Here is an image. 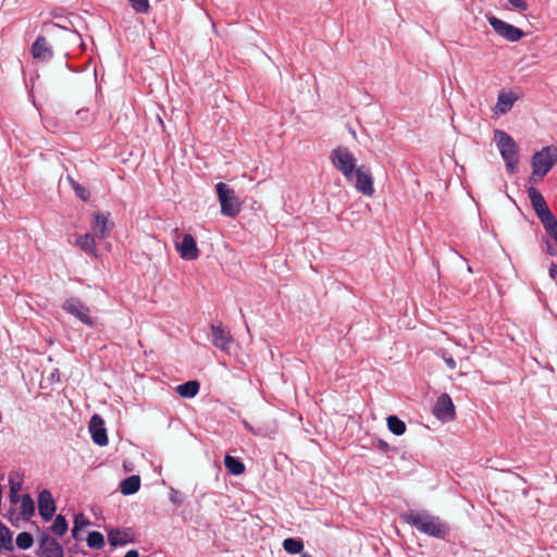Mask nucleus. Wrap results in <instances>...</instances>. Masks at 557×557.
I'll list each match as a JSON object with an SVG mask.
<instances>
[{"label":"nucleus","instance_id":"f257e3e1","mask_svg":"<svg viewBox=\"0 0 557 557\" xmlns=\"http://www.w3.org/2000/svg\"><path fill=\"white\" fill-rule=\"evenodd\" d=\"M400 518L407 524L416 528L421 533L444 540L449 534V527L440 517L426 511L409 510L401 513Z\"/></svg>","mask_w":557,"mask_h":557},{"label":"nucleus","instance_id":"f03ea898","mask_svg":"<svg viewBox=\"0 0 557 557\" xmlns=\"http://www.w3.org/2000/svg\"><path fill=\"white\" fill-rule=\"evenodd\" d=\"M494 137L507 172L515 174L518 171L519 163V148L516 141L509 134L502 129H495Z\"/></svg>","mask_w":557,"mask_h":557},{"label":"nucleus","instance_id":"7ed1b4c3","mask_svg":"<svg viewBox=\"0 0 557 557\" xmlns=\"http://www.w3.org/2000/svg\"><path fill=\"white\" fill-rule=\"evenodd\" d=\"M330 160L333 166L339 171L347 182H352L355 171L358 169L357 160L352 152L343 146H338L331 151Z\"/></svg>","mask_w":557,"mask_h":557},{"label":"nucleus","instance_id":"20e7f679","mask_svg":"<svg viewBox=\"0 0 557 557\" xmlns=\"http://www.w3.org/2000/svg\"><path fill=\"white\" fill-rule=\"evenodd\" d=\"M557 163V146L549 145L543 147L532 156V176L543 178L550 169Z\"/></svg>","mask_w":557,"mask_h":557},{"label":"nucleus","instance_id":"39448f33","mask_svg":"<svg viewBox=\"0 0 557 557\" xmlns=\"http://www.w3.org/2000/svg\"><path fill=\"white\" fill-rule=\"evenodd\" d=\"M215 190L221 205V213L228 218H235L242 210V203L235 190L223 182L215 185Z\"/></svg>","mask_w":557,"mask_h":557},{"label":"nucleus","instance_id":"423d86ee","mask_svg":"<svg viewBox=\"0 0 557 557\" xmlns=\"http://www.w3.org/2000/svg\"><path fill=\"white\" fill-rule=\"evenodd\" d=\"M62 309L75 317L83 324L94 327L96 325L95 320L90 315V309L87 307L78 297H70L62 304Z\"/></svg>","mask_w":557,"mask_h":557},{"label":"nucleus","instance_id":"0eeeda50","mask_svg":"<svg viewBox=\"0 0 557 557\" xmlns=\"http://www.w3.org/2000/svg\"><path fill=\"white\" fill-rule=\"evenodd\" d=\"M487 20L495 33L510 42L519 41L524 36L522 29L508 24L496 16L492 15Z\"/></svg>","mask_w":557,"mask_h":557},{"label":"nucleus","instance_id":"6e6552de","mask_svg":"<svg viewBox=\"0 0 557 557\" xmlns=\"http://www.w3.org/2000/svg\"><path fill=\"white\" fill-rule=\"evenodd\" d=\"M355 188L364 196L371 197L374 194V180L369 166L361 164L355 171Z\"/></svg>","mask_w":557,"mask_h":557},{"label":"nucleus","instance_id":"1a4fd4ad","mask_svg":"<svg viewBox=\"0 0 557 557\" xmlns=\"http://www.w3.org/2000/svg\"><path fill=\"white\" fill-rule=\"evenodd\" d=\"M433 414L442 422L455 420V406L451 397L447 393H443L437 397L433 407Z\"/></svg>","mask_w":557,"mask_h":557},{"label":"nucleus","instance_id":"9d476101","mask_svg":"<svg viewBox=\"0 0 557 557\" xmlns=\"http://www.w3.org/2000/svg\"><path fill=\"white\" fill-rule=\"evenodd\" d=\"M38 544V557H64L62 545L48 533H41Z\"/></svg>","mask_w":557,"mask_h":557},{"label":"nucleus","instance_id":"9b49d317","mask_svg":"<svg viewBox=\"0 0 557 557\" xmlns=\"http://www.w3.org/2000/svg\"><path fill=\"white\" fill-rule=\"evenodd\" d=\"M211 342L214 347L222 351H230L234 342L233 336L226 331L221 322L211 325Z\"/></svg>","mask_w":557,"mask_h":557},{"label":"nucleus","instance_id":"f8f14e48","mask_svg":"<svg viewBox=\"0 0 557 557\" xmlns=\"http://www.w3.org/2000/svg\"><path fill=\"white\" fill-rule=\"evenodd\" d=\"M180 256L184 260H196L199 257V249L196 239L191 234H184L181 242L175 243Z\"/></svg>","mask_w":557,"mask_h":557},{"label":"nucleus","instance_id":"ddd939ff","mask_svg":"<svg viewBox=\"0 0 557 557\" xmlns=\"http://www.w3.org/2000/svg\"><path fill=\"white\" fill-rule=\"evenodd\" d=\"M30 53L35 60L40 62H49L52 60L54 52L52 46L45 36H38L30 48Z\"/></svg>","mask_w":557,"mask_h":557},{"label":"nucleus","instance_id":"4468645a","mask_svg":"<svg viewBox=\"0 0 557 557\" xmlns=\"http://www.w3.org/2000/svg\"><path fill=\"white\" fill-rule=\"evenodd\" d=\"M89 432L92 442L99 446L108 444V434L104 428V421L99 414H94L89 421Z\"/></svg>","mask_w":557,"mask_h":557},{"label":"nucleus","instance_id":"2eb2a0df","mask_svg":"<svg viewBox=\"0 0 557 557\" xmlns=\"http://www.w3.org/2000/svg\"><path fill=\"white\" fill-rule=\"evenodd\" d=\"M38 511L45 521L52 519L55 512V503L48 490H42L38 495Z\"/></svg>","mask_w":557,"mask_h":557},{"label":"nucleus","instance_id":"dca6fc26","mask_svg":"<svg viewBox=\"0 0 557 557\" xmlns=\"http://www.w3.org/2000/svg\"><path fill=\"white\" fill-rule=\"evenodd\" d=\"M110 213L97 212L94 214L92 231L95 236L106 238L109 236L114 224L109 220Z\"/></svg>","mask_w":557,"mask_h":557},{"label":"nucleus","instance_id":"f3484780","mask_svg":"<svg viewBox=\"0 0 557 557\" xmlns=\"http://www.w3.org/2000/svg\"><path fill=\"white\" fill-rule=\"evenodd\" d=\"M527 193L536 215H540L541 213H544L545 211L549 210V207L547 206L545 198L535 187H529L527 189Z\"/></svg>","mask_w":557,"mask_h":557},{"label":"nucleus","instance_id":"a211bd4d","mask_svg":"<svg viewBox=\"0 0 557 557\" xmlns=\"http://www.w3.org/2000/svg\"><path fill=\"white\" fill-rule=\"evenodd\" d=\"M517 99L518 97L513 92L500 91L497 97L496 112L499 114H506L511 110Z\"/></svg>","mask_w":557,"mask_h":557},{"label":"nucleus","instance_id":"6ab92c4d","mask_svg":"<svg viewBox=\"0 0 557 557\" xmlns=\"http://www.w3.org/2000/svg\"><path fill=\"white\" fill-rule=\"evenodd\" d=\"M108 542L111 546L116 547L126 545L128 542H132V539L127 531L112 529L108 532Z\"/></svg>","mask_w":557,"mask_h":557},{"label":"nucleus","instance_id":"aec40b11","mask_svg":"<svg viewBox=\"0 0 557 557\" xmlns=\"http://www.w3.org/2000/svg\"><path fill=\"white\" fill-rule=\"evenodd\" d=\"M140 488L139 475H131L120 483V491L123 495H133Z\"/></svg>","mask_w":557,"mask_h":557},{"label":"nucleus","instance_id":"412c9836","mask_svg":"<svg viewBox=\"0 0 557 557\" xmlns=\"http://www.w3.org/2000/svg\"><path fill=\"white\" fill-rule=\"evenodd\" d=\"M200 388L198 381L190 380L183 384L177 385L176 392L183 398H194Z\"/></svg>","mask_w":557,"mask_h":557},{"label":"nucleus","instance_id":"4be33fe9","mask_svg":"<svg viewBox=\"0 0 557 557\" xmlns=\"http://www.w3.org/2000/svg\"><path fill=\"white\" fill-rule=\"evenodd\" d=\"M20 506V516L23 520L28 521L35 513V504L29 494L22 495Z\"/></svg>","mask_w":557,"mask_h":557},{"label":"nucleus","instance_id":"5701e85b","mask_svg":"<svg viewBox=\"0 0 557 557\" xmlns=\"http://www.w3.org/2000/svg\"><path fill=\"white\" fill-rule=\"evenodd\" d=\"M224 466L231 474L240 475L245 472L244 462L236 457L226 455L224 458Z\"/></svg>","mask_w":557,"mask_h":557},{"label":"nucleus","instance_id":"b1692460","mask_svg":"<svg viewBox=\"0 0 557 557\" xmlns=\"http://www.w3.org/2000/svg\"><path fill=\"white\" fill-rule=\"evenodd\" d=\"M76 246L79 247L83 251L87 253L95 255L96 251V243L92 235L86 233L76 238Z\"/></svg>","mask_w":557,"mask_h":557},{"label":"nucleus","instance_id":"393cba45","mask_svg":"<svg viewBox=\"0 0 557 557\" xmlns=\"http://www.w3.org/2000/svg\"><path fill=\"white\" fill-rule=\"evenodd\" d=\"M2 549L13 552L14 544L11 531L0 521V552Z\"/></svg>","mask_w":557,"mask_h":557},{"label":"nucleus","instance_id":"a878e982","mask_svg":"<svg viewBox=\"0 0 557 557\" xmlns=\"http://www.w3.org/2000/svg\"><path fill=\"white\" fill-rule=\"evenodd\" d=\"M89 524V520H87L83 513H78L74 518V525L72 529V536L75 541H82L83 535L81 533L82 529Z\"/></svg>","mask_w":557,"mask_h":557},{"label":"nucleus","instance_id":"bb28decb","mask_svg":"<svg viewBox=\"0 0 557 557\" xmlns=\"http://www.w3.org/2000/svg\"><path fill=\"white\" fill-rule=\"evenodd\" d=\"M387 428L393 434L397 436L403 435L407 429L405 422L397 416H389L387 418Z\"/></svg>","mask_w":557,"mask_h":557},{"label":"nucleus","instance_id":"cd10ccee","mask_svg":"<svg viewBox=\"0 0 557 557\" xmlns=\"http://www.w3.org/2000/svg\"><path fill=\"white\" fill-rule=\"evenodd\" d=\"M69 529L67 521L64 516L57 515L53 523L50 527L51 532L57 536H62Z\"/></svg>","mask_w":557,"mask_h":557},{"label":"nucleus","instance_id":"c85d7f7f","mask_svg":"<svg viewBox=\"0 0 557 557\" xmlns=\"http://www.w3.org/2000/svg\"><path fill=\"white\" fill-rule=\"evenodd\" d=\"M283 548L289 554H299L304 549V542L300 539L287 537L283 541Z\"/></svg>","mask_w":557,"mask_h":557},{"label":"nucleus","instance_id":"c756f323","mask_svg":"<svg viewBox=\"0 0 557 557\" xmlns=\"http://www.w3.org/2000/svg\"><path fill=\"white\" fill-rule=\"evenodd\" d=\"M87 545L91 549H100L104 546V536L99 531H91L87 535Z\"/></svg>","mask_w":557,"mask_h":557},{"label":"nucleus","instance_id":"7c9ffc66","mask_svg":"<svg viewBox=\"0 0 557 557\" xmlns=\"http://www.w3.org/2000/svg\"><path fill=\"white\" fill-rule=\"evenodd\" d=\"M69 181H70L71 187L74 190L75 195L83 201H88L90 198L89 189L87 187L81 185L76 181H74L71 176H69Z\"/></svg>","mask_w":557,"mask_h":557},{"label":"nucleus","instance_id":"2f4dec72","mask_svg":"<svg viewBox=\"0 0 557 557\" xmlns=\"http://www.w3.org/2000/svg\"><path fill=\"white\" fill-rule=\"evenodd\" d=\"M16 546L20 548V549H28L33 546L34 544V537L33 535L29 533V532H21L17 536H16Z\"/></svg>","mask_w":557,"mask_h":557},{"label":"nucleus","instance_id":"473e14b6","mask_svg":"<svg viewBox=\"0 0 557 557\" xmlns=\"http://www.w3.org/2000/svg\"><path fill=\"white\" fill-rule=\"evenodd\" d=\"M537 218L541 221L545 231L557 225V219L554 215V213L550 211V209L545 211L544 213H541L540 215H537Z\"/></svg>","mask_w":557,"mask_h":557},{"label":"nucleus","instance_id":"72a5a7b5","mask_svg":"<svg viewBox=\"0 0 557 557\" xmlns=\"http://www.w3.org/2000/svg\"><path fill=\"white\" fill-rule=\"evenodd\" d=\"M22 490V484L20 482H15L14 480L10 479V493H9V500L12 505L17 504L22 496L20 495V491Z\"/></svg>","mask_w":557,"mask_h":557},{"label":"nucleus","instance_id":"f704fd0d","mask_svg":"<svg viewBox=\"0 0 557 557\" xmlns=\"http://www.w3.org/2000/svg\"><path fill=\"white\" fill-rule=\"evenodd\" d=\"M131 7L137 13H147L149 11V0H129Z\"/></svg>","mask_w":557,"mask_h":557},{"label":"nucleus","instance_id":"c9c22d12","mask_svg":"<svg viewBox=\"0 0 557 557\" xmlns=\"http://www.w3.org/2000/svg\"><path fill=\"white\" fill-rule=\"evenodd\" d=\"M441 356L443 357L446 366L450 369V370H454L456 369L457 367V363L455 361V359L453 358L451 355L447 354V351L445 350H441Z\"/></svg>","mask_w":557,"mask_h":557},{"label":"nucleus","instance_id":"e433bc0d","mask_svg":"<svg viewBox=\"0 0 557 557\" xmlns=\"http://www.w3.org/2000/svg\"><path fill=\"white\" fill-rule=\"evenodd\" d=\"M170 500L173 504H182L184 500V497L178 491H176L175 488H171L170 490Z\"/></svg>","mask_w":557,"mask_h":557},{"label":"nucleus","instance_id":"4c0bfd02","mask_svg":"<svg viewBox=\"0 0 557 557\" xmlns=\"http://www.w3.org/2000/svg\"><path fill=\"white\" fill-rule=\"evenodd\" d=\"M509 3L520 12L528 10V4L524 0H509Z\"/></svg>","mask_w":557,"mask_h":557},{"label":"nucleus","instance_id":"58836bf2","mask_svg":"<svg viewBox=\"0 0 557 557\" xmlns=\"http://www.w3.org/2000/svg\"><path fill=\"white\" fill-rule=\"evenodd\" d=\"M376 448H377L379 450H381V451L386 453V451H388V450H389V445H388L385 441H383V440H379V441H377V444H376Z\"/></svg>","mask_w":557,"mask_h":557},{"label":"nucleus","instance_id":"ea45409f","mask_svg":"<svg viewBox=\"0 0 557 557\" xmlns=\"http://www.w3.org/2000/svg\"><path fill=\"white\" fill-rule=\"evenodd\" d=\"M546 233L557 243V224L552 228L547 230Z\"/></svg>","mask_w":557,"mask_h":557},{"label":"nucleus","instance_id":"a19ab883","mask_svg":"<svg viewBox=\"0 0 557 557\" xmlns=\"http://www.w3.org/2000/svg\"><path fill=\"white\" fill-rule=\"evenodd\" d=\"M545 243H546V251H547V253H548V255H550V256H555V255H556V250H555V248L552 246V244L549 243V240H548V239H546V242H545Z\"/></svg>","mask_w":557,"mask_h":557},{"label":"nucleus","instance_id":"79ce46f5","mask_svg":"<svg viewBox=\"0 0 557 557\" xmlns=\"http://www.w3.org/2000/svg\"><path fill=\"white\" fill-rule=\"evenodd\" d=\"M243 424H244L245 429H246L248 432H250V433H252V434H255V435H258V434H259V433H258V432H257V431H256V430H255V429H253V428H252V426H251L247 421H244V422H243Z\"/></svg>","mask_w":557,"mask_h":557},{"label":"nucleus","instance_id":"37998d69","mask_svg":"<svg viewBox=\"0 0 557 557\" xmlns=\"http://www.w3.org/2000/svg\"><path fill=\"white\" fill-rule=\"evenodd\" d=\"M14 515H15V510L14 509H11L8 511V515H7V518L10 520V522L13 524V525H16L15 521H14Z\"/></svg>","mask_w":557,"mask_h":557},{"label":"nucleus","instance_id":"c03bdc74","mask_svg":"<svg viewBox=\"0 0 557 557\" xmlns=\"http://www.w3.org/2000/svg\"><path fill=\"white\" fill-rule=\"evenodd\" d=\"M124 557H139V553L136 549L128 550Z\"/></svg>","mask_w":557,"mask_h":557},{"label":"nucleus","instance_id":"a18cd8bd","mask_svg":"<svg viewBox=\"0 0 557 557\" xmlns=\"http://www.w3.org/2000/svg\"><path fill=\"white\" fill-rule=\"evenodd\" d=\"M301 557H312L309 553H302Z\"/></svg>","mask_w":557,"mask_h":557}]
</instances>
